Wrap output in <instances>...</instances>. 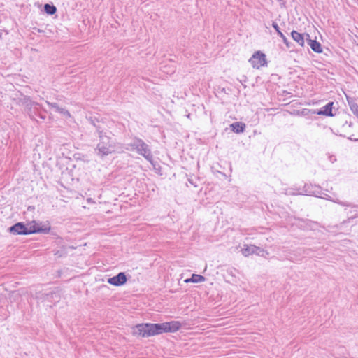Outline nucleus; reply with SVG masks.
Segmentation results:
<instances>
[{
    "label": "nucleus",
    "mask_w": 358,
    "mask_h": 358,
    "mask_svg": "<svg viewBox=\"0 0 358 358\" xmlns=\"http://www.w3.org/2000/svg\"><path fill=\"white\" fill-rule=\"evenodd\" d=\"M32 100L31 99L30 96H23L22 98L20 99L19 102L21 103L23 106H25L27 104L30 103Z\"/></svg>",
    "instance_id": "nucleus-23"
},
{
    "label": "nucleus",
    "mask_w": 358,
    "mask_h": 358,
    "mask_svg": "<svg viewBox=\"0 0 358 358\" xmlns=\"http://www.w3.org/2000/svg\"><path fill=\"white\" fill-rule=\"evenodd\" d=\"M182 327L179 321H171L163 323H141L131 329V334L137 338H148L163 333H174Z\"/></svg>",
    "instance_id": "nucleus-2"
},
{
    "label": "nucleus",
    "mask_w": 358,
    "mask_h": 358,
    "mask_svg": "<svg viewBox=\"0 0 358 358\" xmlns=\"http://www.w3.org/2000/svg\"><path fill=\"white\" fill-rule=\"evenodd\" d=\"M34 229L29 231L28 223L25 224L22 222H19L8 228L7 231L13 235H29L31 232L36 231Z\"/></svg>",
    "instance_id": "nucleus-4"
},
{
    "label": "nucleus",
    "mask_w": 358,
    "mask_h": 358,
    "mask_svg": "<svg viewBox=\"0 0 358 358\" xmlns=\"http://www.w3.org/2000/svg\"><path fill=\"white\" fill-rule=\"evenodd\" d=\"M237 272L236 269L234 268H229L227 270V273L229 275H231L232 278L236 277V273Z\"/></svg>",
    "instance_id": "nucleus-25"
},
{
    "label": "nucleus",
    "mask_w": 358,
    "mask_h": 358,
    "mask_svg": "<svg viewBox=\"0 0 358 358\" xmlns=\"http://www.w3.org/2000/svg\"><path fill=\"white\" fill-rule=\"evenodd\" d=\"M273 28L276 31L278 35L282 38L283 43L286 45L287 48H291L294 45L288 41L284 34L280 31L278 24L275 22L272 23Z\"/></svg>",
    "instance_id": "nucleus-10"
},
{
    "label": "nucleus",
    "mask_w": 358,
    "mask_h": 358,
    "mask_svg": "<svg viewBox=\"0 0 358 358\" xmlns=\"http://www.w3.org/2000/svg\"><path fill=\"white\" fill-rule=\"evenodd\" d=\"M36 298L39 300H41L43 302L48 301L55 305L56 303L59 301L61 296L59 290L55 288L54 290L49 292L38 293Z\"/></svg>",
    "instance_id": "nucleus-5"
},
{
    "label": "nucleus",
    "mask_w": 358,
    "mask_h": 358,
    "mask_svg": "<svg viewBox=\"0 0 358 358\" xmlns=\"http://www.w3.org/2000/svg\"><path fill=\"white\" fill-rule=\"evenodd\" d=\"M206 280V278L201 275L199 274H192L191 278H187L185 280V282H193V283H198V282H202Z\"/></svg>",
    "instance_id": "nucleus-16"
},
{
    "label": "nucleus",
    "mask_w": 358,
    "mask_h": 358,
    "mask_svg": "<svg viewBox=\"0 0 358 358\" xmlns=\"http://www.w3.org/2000/svg\"><path fill=\"white\" fill-rule=\"evenodd\" d=\"M249 62L251 63L253 68L257 69L262 66H267L266 55L259 50L256 51L252 55Z\"/></svg>",
    "instance_id": "nucleus-6"
},
{
    "label": "nucleus",
    "mask_w": 358,
    "mask_h": 358,
    "mask_svg": "<svg viewBox=\"0 0 358 358\" xmlns=\"http://www.w3.org/2000/svg\"><path fill=\"white\" fill-rule=\"evenodd\" d=\"M44 11L46 14L52 15L57 13V8L52 3H45L43 6Z\"/></svg>",
    "instance_id": "nucleus-19"
},
{
    "label": "nucleus",
    "mask_w": 358,
    "mask_h": 358,
    "mask_svg": "<svg viewBox=\"0 0 358 358\" xmlns=\"http://www.w3.org/2000/svg\"><path fill=\"white\" fill-rule=\"evenodd\" d=\"M334 102L330 101L324 106L322 107L320 110H313L312 114H317L319 115H324L327 117H333L335 114L333 113Z\"/></svg>",
    "instance_id": "nucleus-9"
},
{
    "label": "nucleus",
    "mask_w": 358,
    "mask_h": 358,
    "mask_svg": "<svg viewBox=\"0 0 358 358\" xmlns=\"http://www.w3.org/2000/svg\"><path fill=\"white\" fill-rule=\"evenodd\" d=\"M357 118H358V116H357Z\"/></svg>",
    "instance_id": "nucleus-29"
},
{
    "label": "nucleus",
    "mask_w": 358,
    "mask_h": 358,
    "mask_svg": "<svg viewBox=\"0 0 358 358\" xmlns=\"http://www.w3.org/2000/svg\"><path fill=\"white\" fill-rule=\"evenodd\" d=\"M291 36L294 41H295L300 46L303 47L304 45V36L295 30L291 32Z\"/></svg>",
    "instance_id": "nucleus-14"
},
{
    "label": "nucleus",
    "mask_w": 358,
    "mask_h": 358,
    "mask_svg": "<svg viewBox=\"0 0 358 358\" xmlns=\"http://www.w3.org/2000/svg\"><path fill=\"white\" fill-rule=\"evenodd\" d=\"M36 106H39V103H37V102H35V101H31L30 103H29L28 104H27L25 106H24V110H25V113L27 114H28L29 113H31V110H33V108Z\"/></svg>",
    "instance_id": "nucleus-20"
},
{
    "label": "nucleus",
    "mask_w": 358,
    "mask_h": 358,
    "mask_svg": "<svg viewBox=\"0 0 358 358\" xmlns=\"http://www.w3.org/2000/svg\"><path fill=\"white\" fill-rule=\"evenodd\" d=\"M352 127V122H348V120H345V122L342 124V126L340 129V131L341 132L340 134V136H343V137H347V135L349 134L348 132V129Z\"/></svg>",
    "instance_id": "nucleus-17"
},
{
    "label": "nucleus",
    "mask_w": 358,
    "mask_h": 358,
    "mask_svg": "<svg viewBox=\"0 0 358 358\" xmlns=\"http://www.w3.org/2000/svg\"><path fill=\"white\" fill-rule=\"evenodd\" d=\"M305 192H306V194H312V193H314L313 192L308 191V190H307V189H306V190H305Z\"/></svg>",
    "instance_id": "nucleus-28"
},
{
    "label": "nucleus",
    "mask_w": 358,
    "mask_h": 358,
    "mask_svg": "<svg viewBox=\"0 0 358 358\" xmlns=\"http://www.w3.org/2000/svg\"><path fill=\"white\" fill-rule=\"evenodd\" d=\"M334 202L343 206H347V207H354L355 206H353L351 203H349V202H343V201H341L339 200H336Z\"/></svg>",
    "instance_id": "nucleus-26"
},
{
    "label": "nucleus",
    "mask_w": 358,
    "mask_h": 358,
    "mask_svg": "<svg viewBox=\"0 0 358 358\" xmlns=\"http://www.w3.org/2000/svg\"><path fill=\"white\" fill-rule=\"evenodd\" d=\"M198 181H199L198 178H193L191 177V178H188V182L195 187H198V184H197Z\"/></svg>",
    "instance_id": "nucleus-24"
},
{
    "label": "nucleus",
    "mask_w": 358,
    "mask_h": 358,
    "mask_svg": "<svg viewBox=\"0 0 358 358\" xmlns=\"http://www.w3.org/2000/svg\"><path fill=\"white\" fill-rule=\"evenodd\" d=\"M129 145L136 152L142 155L147 161L153 164V156L149 145L146 144L142 139L135 137L129 143Z\"/></svg>",
    "instance_id": "nucleus-3"
},
{
    "label": "nucleus",
    "mask_w": 358,
    "mask_h": 358,
    "mask_svg": "<svg viewBox=\"0 0 358 358\" xmlns=\"http://www.w3.org/2000/svg\"><path fill=\"white\" fill-rule=\"evenodd\" d=\"M127 281V278L124 272H120L116 275L109 278L107 282L113 286L119 287L124 285Z\"/></svg>",
    "instance_id": "nucleus-8"
},
{
    "label": "nucleus",
    "mask_w": 358,
    "mask_h": 358,
    "mask_svg": "<svg viewBox=\"0 0 358 358\" xmlns=\"http://www.w3.org/2000/svg\"><path fill=\"white\" fill-rule=\"evenodd\" d=\"M27 115L31 119L34 120H36V117H38L42 120L45 118V116L41 112V108L40 105L35 106L31 110V113H29Z\"/></svg>",
    "instance_id": "nucleus-12"
},
{
    "label": "nucleus",
    "mask_w": 358,
    "mask_h": 358,
    "mask_svg": "<svg viewBox=\"0 0 358 358\" xmlns=\"http://www.w3.org/2000/svg\"><path fill=\"white\" fill-rule=\"evenodd\" d=\"M306 36L310 38V35L308 34H306ZM308 44L310 45L313 51H314L316 53H321L322 52V45L320 42L317 41L316 40H313L310 38L307 39Z\"/></svg>",
    "instance_id": "nucleus-11"
},
{
    "label": "nucleus",
    "mask_w": 358,
    "mask_h": 358,
    "mask_svg": "<svg viewBox=\"0 0 358 358\" xmlns=\"http://www.w3.org/2000/svg\"><path fill=\"white\" fill-rule=\"evenodd\" d=\"M87 120L95 128V134L99 138V143L94 149L96 155L103 159L115 152L117 142L113 137V132L107 128L103 120L95 116H90Z\"/></svg>",
    "instance_id": "nucleus-1"
},
{
    "label": "nucleus",
    "mask_w": 358,
    "mask_h": 358,
    "mask_svg": "<svg viewBox=\"0 0 358 358\" xmlns=\"http://www.w3.org/2000/svg\"><path fill=\"white\" fill-rule=\"evenodd\" d=\"M348 101L350 110L354 113V115H356V117H358V104L355 103L352 101H350L349 100H348Z\"/></svg>",
    "instance_id": "nucleus-21"
},
{
    "label": "nucleus",
    "mask_w": 358,
    "mask_h": 358,
    "mask_svg": "<svg viewBox=\"0 0 358 358\" xmlns=\"http://www.w3.org/2000/svg\"><path fill=\"white\" fill-rule=\"evenodd\" d=\"M256 249L257 250H255V254H256L259 256L266 257V255H268V252L266 250H265L259 247L256 246Z\"/></svg>",
    "instance_id": "nucleus-22"
},
{
    "label": "nucleus",
    "mask_w": 358,
    "mask_h": 358,
    "mask_svg": "<svg viewBox=\"0 0 358 358\" xmlns=\"http://www.w3.org/2000/svg\"><path fill=\"white\" fill-rule=\"evenodd\" d=\"M255 250H257L255 245H245L244 248L242 249L241 252H242V254H243V256L248 257L250 255L255 254Z\"/></svg>",
    "instance_id": "nucleus-18"
},
{
    "label": "nucleus",
    "mask_w": 358,
    "mask_h": 358,
    "mask_svg": "<svg viewBox=\"0 0 358 358\" xmlns=\"http://www.w3.org/2000/svg\"><path fill=\"white\" fill-rule=\"evenodd\" d=\"M29 231H32L34 229L36 230V231L31 232L32 234H48L51 229V226L49 222H47L45 224H42V222H37L36 221H32L28 222Z\"/></svg>",
    "instance_id": "nucleus-7"
},
{
    "label": "nucleus",
    "mask_w": 358,
    "mask_h": 358,
    "mask_svg": "<svg viewBox=\"0 0 358 358\" xmlns=\"http://www.w3.org/2000/svg\"><path fill=\"white\" fill-rule=\"evenodd\" d=\"M230 127L233 132L236 134H241L244 132L246 125L242 122H235L230 124Z\"/></svg>",
    "instance_id": "nucleus-13"
},
{
    "label": "nucleus",
    "mask_w": 358,
    "mask_h": 358,
    "mask_svg": "<svg viewBox=\"0 0 358 358\" xmlns=\"http://www.w3.org/2000/svg\"><path fill=\"white\" fill-rule=\"evenodd\" d=\"M352 135H350V136H348V138L351 140V141H353V139L351 137ZM355 141H358V138L357 139H354Z\"/></svg>",
    "instance_id": "nucleus-27"
},
{
    "label": "nucleus",
    "mask_w": 358,
    "mask_h": 358,
    "mask_svg": "<svg viewBox=\"0 0 358 358\" xmlns=\"http://www.w3.org/2000/svg\"><path fill=\"white\" fill-rule=\"evenodd\" d=\"M46 103L50 107H51L52 108H54L55 112H57V113L62 114L67 117L71 116L69 112L65 108H60L59 106L58 105V103L49 102L48 101H46Z\"/></svg>",
    "instance_id": "nucleus-15"
}]
</instances>
